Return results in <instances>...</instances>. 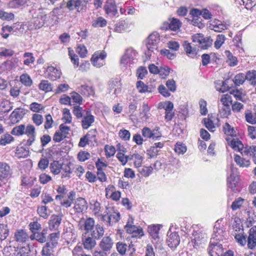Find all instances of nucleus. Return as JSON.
Returning a JSON list of instances; mask_svg holds the SVG:
<instances>
[{
    "instance_id": "f257e3e1",
    "label": "nucleus",
    "mask_w": 256,
    "mask_h": 256,
    "mask_svg": "<svg viewBox=\"0 0 256 256\" xmlns=\"http://www.w3.org/2000/svg\"><path fill=\"white\" fill-rule=\"evenodd\" d=\"M214 236L211 238L210 246L208 248V254L210 256H221L223 254L224 248L222 244L220 243V234L223 232L222 229L218 228L216 226L214 227Z\"/></svg>"
},
{
    "instance_id": "f03ea898",
    "label": "nucleus",
    "mask_w": 256,
    "mask_h": 256,
    "mask_svg": "<svg viewBox=\"0 0 256 256\" xmlns=\"http://www.w3.org/2000/svg\"><path fill=\"white\" fill-rule=\"evenodd\" d=\"M160 42V36L156 32L150 34L146 41L148 50L152 52L158 51V44Z\"/></svg>"
},
{
    "instance_id": "7ed1b4c3",
    "label": "nucleus",
    "mask_w": 256,
    "mask_h": 256,
    "mask_svg": "<svg viewBox=\"0 0 256 256\" xmlns=\"http://www.w3.org/2000/svg\"><path fill=\"white\" fill-rule=\"evenodd\" d=\"M48 16L42 10H39L34 16V24L36 28H42L46 22Z\"/></svg>"
},
{
    "instance_id": "20e7f679",
    "label": "nucleus",
    "mask_w": 256,
    "mask_h": 256,
    "mask_svg": "<svg viewBox=\"0 0 256 256\" xmlns=\"http://www.w3.org/2000/svg\"><path fill=\"white\" fill-rule=\"evenodd\" d=\"M158 130V127H156L152 130H151L148 127H144L142 130V135L144 138H152L154 140H156L162 136V134Z\"/></svg>"
},
{
    "instance_id": "39448f33",
    "label": "nucleus",
    "mask_w": 256,
    "mask_h": 256,
    "mask_svg": "<svg viewBox=\"0 0 256 256\" xmlns=\"http://www.w3.org/2000/svg\"><path fill=\"white\" fill-rule=\"evenodd\" d=\"M66 6L70 10H76L80 12L86 8V4L81 0H70L68 2Z\"/></svg>"
},
{
    "instance_id": "423d86ee",
    "label": "nucleus",
    "mask_w": 256,
    "mask_h": 256,
    "mask_svg": "<svg viewBox=\"0 0 256 256\" xmlns=\"http://www.w3.org/2000/svg\"><path fill=\"white\" fill-rule=\"evenodd\" d=\"M94 116L92 114L90 110H87L84 115L82 118V126L83 129H88L94 122Z\"/></svg>"
},
{
    "instance_id": "0eeeda50",
    "label": "nucleus",
    "mask_w": 256,
    "mask_h": 256,
    "mask_svg": "<svg viewBox=\"0 0 256 256\" xmlns=\"http://www.w3.org/2000/svg\"><path fill=\"white\" fill-rule=\"evenodd\" d=\"M106 14L114 16L118 13L117 6L114 0H107L104 6Z\"/></svg>"
},
{
    "instance_id": "6e6552de",
    "label": "nucleus",
    "mask_w": 256,
    "mask_h": 256,
    "mask_svg": "<svg viewBox=\"0 0 256 256\" xmlns=\"http://www.w3.org/2000/svg\"><path fill=\"white\" fill-rule=\"evenodd\" d=\"M124 228L128 233L132 234V237L140 238L144 235L142 229L134 224L129 226L128 224H126Z\"/></svg>"
},
{
    "instance_id": "1a4fd4ad",
    "label": "nucleus",
    "mask_w": 256,
    "mask_h": 256,
    "mask_svg": "<svg viewBox=\"0 0 256 256\" xmlns=\"http://www.w3.org/2000/svg\"><path fill=\"white\" fill-rule=\"evenodd\" d=\"M74 208L76 212H82L88 208L86 201L84 198H78L75 201Z\"/></svg>"
},
{
    "instance_id": "9d476101",
    "label": "nucleus",
    "mask_w": 256,
    "mask_h": 256,
    "mask_svg": "<svg viewBox=\"0 0 256 256\" xmlns=\"http://www.w3.org/2000/svg\"><path fill=\"white\" fill-rule=\"evenodd\" d=\"M94 238L87 236V232L82 234V242L85 249L92 250L96 244Z\"/></svg>"
},
{
    "instance_id": "9b49d317",
    "label": "nucleus",
    "mask_w": 256,
    "mask_h": 256,
    "mask_svg": "<svg viewBox=\"0 0 256 256\" xmlns=\"http://www.w3.org/2000/svg\"><path fill=\"white\" fill-rule=\"evenodd\" d=\"M248 247L252 249L256 246V226H253L249 230V236L248 238Z\"/></svg>"
},
{
    "instance_id": "f8f14e48",
    "label": "nucleus",
    "mask_w": 256,
    "mask_h": 256,
    "mask_svg": "<svg viewBox=\"0 0 256 256\" xmlns=\"http://www.w3.org/2000/svg\"><path fill=\"white\" fill-rule=\"evenodd\" d=\"M24 113L20 108L15 109L10 114V119L12 124L19 122L24 117Z\"/></svg>"
},
{
    "instance_id": "ddd939ff",
    "label": "nucleus",
    "mask_w": 256,
    "mask_h": 256,
    "mask_svg": "<svg viewBox=\"0 0 256 256\" xmlns=\"http://www.w3.org/2000/svg\"><path fill=\"white\" fill-rule=\"evenodd\" d=\"M135 52L132 49L127 50L121 59V63L124 66L133 62Z\"/></svg>"
},
{
    "instance_id": "4468645a",
    "label": "nucleus",
    "mask_w": 256,
    "mask_h": 256,
    "mask_svg": "<svg viewBox=\"0 0 256 256\" xmlns=\"http://www.w3.org/2000/svg\"><path fill=\"white\" fill-rule=\"evenodd\" d=\"M108 222L110 225L116 223L120 219V214L114 211L112 209L107 208Z\"/></svg>"
},
{
    "instance_id": "2eb2a0df",
    "label": "nucleus",
    "mask_w": 256,
    "mask_h": 256,
    "mask_svg": "<svg viewBox=\"0 0 256 256\" xmlns=\"http://www.w3.org/2000/svg\"><path fill=\"white\" fill-rule=\"evenodd\" d=\"M48 234V230L46 228L43 229L41 232H34L30 236L31 240H36L40 243H44L46 241V234Z\"/></svg>"
},
{
    "instance_id": "dca6fc26",
    "label": "nucleus",
    "mask_w": 256,
    "mask_h": 256,
    "mask_svg": "<svg viewBox=\"0 0 256 256\" xmlns=\"http://www.w3.org/2000/svg\"><path fill=\"white\" fill-rule=\"evenodd\" d=\"M180 242V237L176 232L172 233L167 240L168 245L171 248H176L178 246Z\"/></svg>"
},
{
    "instance_id": "f3484780",
    "label": "nucleus",
    "mask_w": 256,
    "mask_h": 256,
    "mask_svg": "<svg viewBox=\"0 0 256 256\" xmlns=\"http://www.w3.org/2000/svg\"><path fill=\"white\" fill-rule=\"evenodd\" d=\"M62 216H52L49 222V228L51 230H57L61 224Z\"/></svg>"
},
{
    "instance_id": "a211bd4d",
    "label": "nucleus",
    "mask_w": 256,
    "mask_h": 256,
    "mask_svg": "<svg viewBox=\"0 0 256 256\" xmlns=\"http://www.w3.org/2000/svg\"><path fill=\"white\" fill-rule=\"evenodd\" d=\"M193 236L192 242H194V246H198L199 244L204 242L206 238V234L202 232H196Z\"/></svg>"
},
{
    "instance_id": "6ab92c4d",
    "label": "nucleus",
    "mask_w": 256,
    "mask_h": 256,
    "mask_svg": "<svg viewBox=\"0 0 256 256\" xmlns=\"http://www.w3.org/2000/svg\"><path fill=\"white\" fill-rule=\"evenodd\" d=\"M73 164L71 162L62 164L61 168L62 170V178H70L72 172Z\"/></svg>"
},
{
    "instance_id": "aec40b11",
    "label": "nucleus",
    "mask_w": 256,
    "mask_h": 256,
    "mask_svg": "<svg viewBox=\"0 0 256 256\" xmlns=\"http://www.w3.org/2000/svg\"><path fill=\"white\" fill-rule=\"evenodd\" d=\"M10 174V167L8 164L4 162H0V180L8 177Z\"/></svg>"
},
{
    "instance_id": "412c9836",
    "label": "nucleus",
    "mask_w": 256,
    "mask_h": 256,
    "mask_svg": "<svg viewBox=\"0 0 256 256\" xmlns=\"http://www.w3.org/2000/svg\"><path fill=\"white\" fill-rule=\"evenodd\" d=\"M90 232V235L93 238L99 239L104 235V230L100 225L96 224Z\"/></svg>"
},
{
    "instance_id": "4be33fe9",
    "label": "nucleus",
    "mask_w": 256,
    "mask_h": 256,
    "mask_svg": "<svg viewBox=\"0 0 256 256\" xmlns=\"http://www.w3.org/2000/svg\"><path fill=\"white\" fill-rule=\"evenodd\" d=\"M46 72L48 78L52 80H54L60 76L59 70L54 66H48L47 68Z\"/></svg>"
},
{
    "instance_id": "5701e85b",
    "label": "nucleus",
    "mask_w": 256,
    "mask_h": 256,
    "mask_svg": "<svg viewBox=\"0 0 256 256\" xmlns=\"http://www.w3.org/2000/svg\"><path fill=\"white\" fill-rule=\"evenodd\" d=\"M100 245L104 250L107 251L112 247V240L109 236H105L102 239Z\"/></svg>"
},
{
    "instance_id": "b1692460",
    "label": "nucleus",
    "mask_w": 256,
    "mask_h": 256,
    "mask_svg": "<svg viewBox=\"0 0 256 256\" xmlns=\"http://www.w3.org/2000/svg\"><path fill=\"white\" fill-rule=\"evenodd\" d=\"M16 240L20 242H24L28 238L27 234L23 230H17L14 234Z\"/></svg>"
},
{
    "instance_id": "393cba45",
    "label": "nucleus",
    "mask_w": 256,
    "mask_h": 256,
    "mask_svg": "<svg viewBox=\"0 0 256 256\" xmlns=\"http://www.w3.org/2000/svg\"><path fill=\"white\" fill-rule=\"evenodd\" d=\"M184 47L186 53L191 58H194L197 54V50L196 48H192L190 44L187 42L184 44Z\"/></svg>"
},
{
    "instance_id": "a878e982",
    "label": "nucleus",
    "mask_w": 256,
    "mask_h": 256,
    "mask_svg": "<svg viewBox=\"0 0 256 256\" xmlns=\"http://www.w3.org/2000/svg\"><path fill=\"white\" fill-rule=\"evenodd\" d=\"M246 80L250 82L252 86L256 85V70H248L246 74Z\"/></svg>"
},
{
    "instance_id": "bb28decb",
    "label": "nucleus",
    "mask_w": 256,
    "mask_h": 256,
    "mask_svg": "<svg viewBox=\"0 0 256 256\" xmlns=\"http://www.w3.org/2000/svg\"><path fill=\"white\" fill-rule=\"evenodd\" d=\"M60 232H59L50 234L48 237L49 242H48L53 246H56L60 238Z\"/></svg>"
},
{
    "instance_id": "cd10ccee",
    "label": "nucleus",
    "mask_w": 256,
    "mask_h": 256,
    "mask_svg": "<svg viewBox=\"0 0 256 256\" xmlns=\"http://www.w3.org/2000/svg\"><path fill=\"white\" fill-rule=\"evenodd\" d=\"M231 147L235 150L240 151L242 150L244 145L238 138H232L230 143Z\"/></svg>"
},
{
    "instance_id": "c85d7f7f",
    "label": "nucleus",
    "mask_w": 256,
    "mask_h": 256,
    "mask_svg": "<svg viewBox=\"0 0 256 256\" xmlns=\"http://www.w3.org/2000/svg\"><path fill=\"white\" fill-rule=\"evenodd\" d=\"M136 88H138L139 92L144 93L146 92H150L152 90L147 85L145 84L144 82L139 80L136 82Z\"/></svg>"
},
{
    "instance_id": "c756f323",
    "label": "nucleus",
    "mask_w": 256,
    "mask_h": 256,
    "mask_svg": "<svg viewBox=\"0 0 256 256\" xmlns=\"http://www.w3.org/2000/svg\"><path fill=\"white\" fill-rule=\"evenodd\" d=\"M246 80V75L242 73H240L235 76L233 82L236 86H240Z\"/></svg>"
},
{
    "instance_id": "7c9ffc66",
    "label": "nucleus",
    "mask_w": 256,
    "mask_h": 256,
    "mask_svg": "<svg viewBox=\"0 0 256 256\" xmlns=\"http://www.w3.org/2000/svg\"><path fill=\"white\" fill-rule=\"evenodd\" d=\"M38 88L40 90L46 92L51 91L52 89V84L46 80H42L38 85Z\"/></svg>"
},
{
    "instance_id": "2f4dec72",
    "label": "nucleus",
    "mask_w": 256,
    "mask_h": 256,
    "mask_svg": "<svg viewBox=\"0 0 256 256\" xmlns=\"http://www.w3.org/2000/svg\"><path fill=\"white\" fill-rule=\"evenodd\" d=\"M150 108L148 104L144 103L142 106V108L140 112V116H142V118L143 120H146L149 118L148 112Z\"/></svg>"
},
{
    "instance_id": "473e14b6",
    "label": "nucleus",
    "mask_w": 256,
    "mask_h": 256,
    "mask_svg": "<svg viewBox=\"0 0 256 256\" xmlns=\"http://www.w3.org/2000/svg\"><path fill=\"white\" fill-rule=\"evenodd\" d=\"M62 164L58 161H54L50 164V168L52 172L54 174L60 173Z\"/></svg>"
},
{
    "instance_id": "72a5a7b5",
    "label": "nucleus",
    "mask_w": 256,
    "mask_h": 256,
    "mask_svg": "<svg viewBox=\"0 0 256 256\" xmlns=\"http://www.w3.org/2000/svg\"><path fill=\"white\" fill-rule=\"evenodd\" d=\"M94 220L92 218H88L85 222L84 224V230H86L87 234L90 231L92 230V228L94 226Z\"/></svg>"
},
{
    "instance_id": "f704fd0d",
    "label": "nucleus",
    "mask_w": 256,
    "mask_h": 256,
    "mask_svg": "<svg viewBox=\"0 0 256 256\" xmlns=\"http://www.w3.org/2000/svg\"><path fill=\"white\" fill-rule=\"evenodd\" d=\"M55 247V246H53L49 243L46 242L42 250L43 256H51L53 252V248Z\"/></svg>"
},
{
    "instance_id": "c9c22d12",
    "label": "nucleus",
    "mask_w": 256,
    "mask_h": 256,
    "mask_svg": "<svg viewBox=\"0 0 256 256\" xmlns=\"http://www.w3.org/2000/svg\"><path fill=\"white\" fill-rule=\"evenodd\" d=\"M245 118L246 122L251 124H256V114L252 113L248 110L245 113Z\"/></svg>"
},
{
    "instance_id": "e433bc0d",
    "label": "nucleus",
    "mask_w": 256,
    "mask_h": 256,
    "mask_svg": "<svg viewBox=\"0 0 256 256\" xmlns=\"http://www.w3.org/2000/svg\"><path fill=\"white\" fill-rule=\"evenodd\" d=\"M86 110H84L80 106H74L73 110V114L77 118H82L84 115Z\"/></svg>"
},
{
    "instance_id": "4c0bfd02",
    "label": "nucleus",
    "mask_w": 256,
    "mask_h": 256,
    "mask_svg": "<svg viewBox=\"0 0 256 256\" xmlns=\"http://www.w3.org/2000/svg\"><path fill=\"white\" fill-rule=\"evenodd\" d=\"M25 126L24 124H20L14 128L11 132L12 134L20 136L24 134Z\"/></svg>"
},
{
    "instance_id": "58836bf2",
    "label": "nucleus",
    "mask_w": 256,
    "mask_h": 256,
    "mask_svg": "<svg viewBox=\"0 0 256 256\" xmlns=\"http://www.w3.org/2000/svg\"><path fill=\"white\" fill-rule=\"evenodd\" d=\"M160 228L159 226H152L148 227V232L152 238L156 239L158 238V232Z\"/></svg>"
},
{
    "instance_id": "ea45409f",
    "label": "nucleus",
    "mask_w": 256,
    "mask_h": 256,
    "mask_svg": "<svg viewBox=\"0 0 256 256\" xmlns=\"http://www.w3.org/2000/svg\"><path fill=\"white\" fill-rule=\"evenodd\" d=\"M106 20L102 17H98L92 22V26L94 27H104L106 25Z\"/></svg>"
},
{
    "instance_id": "a19ab883",
    "label": "nucleus",
    "mask_w": 256,
    "mask_h": 256,
    "mask_svg": "<svg viewBox=\"0 0 256 256\" xmlns=\"http://www.w3.org/2000/svg\"><path fill=\"white\" fill-rule=\"evenodd\" d=\"M8 230L7 226L0 224V240H4L6 238L8 235Z\"/></svg>"
},
{
    "instance_id": "79ce46f5",
    "label": "nucleus",
    "mask_w": 256,
    "mask_h": 256,
    "mask_svg": "<svg viewBox=\"0 0 256 256\" xmlns=\"http://www.w3.org/2000/svg\"><path fill=\"white\" fill-rule=\"evenodd\" d=\"M220 102L222 106H230L232 105V98L228 94H223L220 98Z\"/></svg>"
},
{
    "instance_id": "37998d69",
    "label": "nucleus",
    "mask_w": 256,
    "mask_h": 256,
    "mask_svg": "<svg viewBox=\"0 0 256 256\" xmlns=\"http://www.w3.org/2000/svg\"><path fill=\"white\" fill-rule=\"evenodd\" d=\"M30 110L35 112H41L44 110V106L40 104L34 102L30 104Z\"/></svg>"
},
{
    "instance_id": "c03bdc74",
    "label": "nucleus",
    "mask_w": 256,
    "mask_h": 256,
    "mask_svg": "<svg viewBox=\"0 0 256 256\" xmlns=\"http://www.w3.org/2000/svg\"><path fill=\"white\" fill-rule=\"evenodd\" d=\"M181 24L180 20L177 18H173L169 24V28L172 30L176 31L180 28Z\"/></svg>"
},
{
    "instance_id": "a18cd8bd",
    "label": "nucleus",
    "mask_w": 256,
    "mask_h": 256,
    "mask_svg": "<svg viewBox=\"0 0 256 256\" xmlns=\"http://www.w3.org/2000/svg\"><path fill=\"white\" fill-rule=\"evenodd\" d=\"M223 130L225 134L233 136H236V131L228 123L226 122L223 126Z\"/></svg>"
},
{
    "instance_id": "49530a36",
    "label": "nucleus",
    "mask_w": 256,
    "mask_h": 256,
    "mask_svg": "<svg viewBox=\"0 0 256 256\" xmlns=\"http://www.w3.org/2000/svg\"><path fill=\"white\" fill-rule=\"evenodd\" d=\"M20 81L23 84L27 86H30L32 83L30 77L26 74H22L20 76Z\"/></svg>"
},
{
    "instance_id": "de8ad7c7",
    "label": "nucleus",
    "mask_w": 256,
    "mask_h": 256,
    "mask_svg": "<svg viewBox=\"0 0 256 256\" xmlns=\"http://www.w3.org/2000/svg\"><path fill=\"white\" fill-rule=\"evenodd\" d=\"M14 140V138L8 134H6L1 136L0 140V144L6 146V144L10 143Z\"/></svg>"
},
{
    "instance_id": "09e8293b",
    "label": "nucleus",
    "mask_w": 256,
    "mask_h": 256,
    "mask_svg": "<svg viewBox=\"0 0 256 256\" xmlns=\"http://www.w3.org/2000/svg\"><path fill=\"white\" fill-rule=\"evenodd\" d=\"M212 30L217 32H221L222 30L228 28V26L220 21H218L216 24H212Z\"/></svg>"
},
{
    "instance_id": "8fccbe9b",
    "label": "nucleus",
    "mask_w": 256,
    "mask_h": 256,
    "mask_svg": "<svg viewBox=\"0 0 256 256\" xmlns=\"http://www.w3.org/2000/svg\"><path fill=\"white\" fill-rule=\"evenodd\" d=\"M220 114L222 118H228L231 114L230 107L222 106L219 110Z\"/></svg>"
},
{
    "instance_id": "3c124183",
    "label": "nucleus",
    "mask_w": 256,
    "mask_h": 256,
    "mask_svg": "<svg viewBox=\"0 0 256 256\" xmlns=\"http://www.w3.org/2000/svg\"><path fill=\"white\" fill-rule=\"evenodd\" d=\"M23 56L27 58L24 61V64L26 66H28L30 64H33L35 60V58L32 52H25Z\"/></svg>"
},
{
    "instance_id": "603ef678",
    "label": "nucleus",
    "mask_w": 256,
    "mask_h": 256,
    "mask_svg": "<svg viewBox=\"0 0 256 256\" xmlns=\"http://www.w3.org/2000/svg\"><path fill=\"white\" fill-rule=\"evenodd\" d=\"M234 160L237 164L240 165V166H248L250 162L248 160L245 159H242L240 156L236 155L234 157Z\"/></svg>"
},
{
    "instance_id": "864d4df0",
    "label": "nucleus",
    "mask_w": 256,
    "mask_h": 256,
    "mask_svg": "<svg viewBox=\"0 0 256 256\" xmlns=\"http://www.w3.org/2000/svg\"><path fill=\"white\" fill-rule=\"evenodd\" d=\"M244 200L241 198H238L235 200L232 203L231 208L233 210H236L240 208L244 204Z\"/></svg>"
},
{
    "instance_id": "5fc2aeb1",
    "label": "nucleus",
    "mask_w": 256,
    "mask_h": 256,
    "mask_svg": "<svg viewBox=\"0 0 256 256\" xmlns=\"http://www.w3.org/2000/svg\"><path fill=\"white\" fill-rule=\"evenodd\" d=\"M14 14L12 12H6L0 10V18L2 20H10L14 18Z\"/></svg>"
},
{
    "instance_id": "6e6d98bb",
    "label": "nucleus",
    "mask_w": 256,
    "mask_h": 256,
    "mask_svg": "<svg viewBox=\"0 0 256 256\" xmlns=\"http://www.w3.org/2000/svg\"><path fill=\"white\" fill-rule=\"evenodd\" d=\"M212 43V40L209 37L205 38L204 37V40H202L201 42H200V44L201 45V48L203 49H207L208 48L210 47Z\"/></svg>"
},
{
    "instance_id": "4d7b16f0",
    "label": "nucleus",
    "mask_w": 256,
    "mask_h": 256,
    "mask_svg": "<svg viewBox=\"0 0 256 256\" xmlns=\"http://www.w3.org/2000/svg\"><path fill=\"white\" fill-rule=\"evenodd\" d=\"M24 133L28 137H36L35 128L32 125H28Z\"/></svg>"
},
{
    "instance_id": "13d9d810",
    "label": "nucleus",
    "mask_w": 256,
    "mask_h": 256,
    "mask_svg": "<svg viewBox=\"0 0 256 256\" xmlns=\"http://www.w3.org/2000/svg\"><path fill=\"white\" fill-rule=\"evenodd\" d=\"M175 152L178 154H183L186 151V147L180 142H177L174 148Z\"/></svg>"
},
{
    "instance_id": "bf43d9fd",
    "label": "nucleus",
    "mask_w": 256,
    "mask_h": 256,
    "mask_svg": "<svg viewBox=\"0 0 256 256\" xmlns=\"http://www.w3.org/2000/svg\"><path fill=\"white\" fill-rule=\"evenodd\" d=\"M152 170L153 168L152 166H144L140 168L139 172L143 176L146 177L152 174Z\"/></svg>"
},
{
    "instance_id": "052dcab7",
    "label": "nucleus",
    "mask_w": 256,
    "mask_h": 256,
    "mask_svg": "<svg viewBox=\"0 0 256 256\" xmlns=\"http://www.w3.org/2000/svg\"><path fill=\"white\" fill-rule=\"evenodd\" d=\"M225 40V36L222 34H218L217 36L216 40L214 42V46L218 49L220 48Z\"/></svg>"
},
{
    "instance_id": "680f3d73",
    "label": "nucleus",
    "mask_w": 256,
    "mask_h": 256,
    "mask_svg": "<svg viewBox=\"0 0 256 256\" xmlns=\"http://www.w3.org/2000/svg\"><path fill=\"white\" fill-rule=\"evenodd\" d=\"M79 90L82 94L87 96L90 94L92 92V88L86 85L82 86Z\"/></svg>"
},
{
    "instance_id": "e2e57ef3",
    "label": "nucleus",
    "mask_w": 256,
    "mask_h": 256,
    "mask_svg": "<svg viewBox=\"0 0 256 256\" xmlns=\"http://www.w3.org/2000/svg\"><path fill=\"white\" fill-rule=\"evenodd\" d=\"M90 158V154L88 152L82 151L78 152V158L80 162H84Z\"/></svg>"
},
{
    "instance_id": "0e129e2a",
    "label": "nucleus",
    "mask_w": 256,
    "mask_h": 256,
    "mask_svg": "<svg viewBox=\"0 0 256 256\" xmlns=\"http://www.w3.org/2000/svg\"><path fill=\"white\" fill-rule=\"evenodd\" d=\"M147 74L148 70L145 67L140 66L137 70L136 74L139 79H143Z\"/></svg>"
},
{
    "instance_id": "69168bd1",
    "label": "nucleus",
    "mask_w": 256,
    "mask_h": 256,
    "mask_svg": "<svg viewBox=\"0 0 256 256\" xmlns=\"http://www.w3.org/2000/svg\"><path fill=\"white\" fill-rule=\"evenodd\" d=\"M32 120L36 126H39L43 122V117L40 114H34L32 115Z\"/></svg>"
},
{
    "instance_id": "338daca9",
    "label": "nucleus",
    "mask_w": 256,
    "mask_h": 256,
    "mask_svg": "<svg viewBox=\"0 0 256 256\" xmlns=\"http://www.w3.org/2000/svg\"><path fill=\"white\" fill-rule=\"evenodd\" d=\"M37 211L40 216L44 218H46L48 216L47 213V208L46 206L38 207Z\"/></svg>"
},
{
    "instance_id": "774afa93",
    "label": "nucleus",
    "mask_w": 256,
    "mask_h": 256,
    "mask_svg": "<svg viewBox=\"0 0 256 256\" xmlns=\"http://www.w3.org/2000/svg\"><path fill=\"white\" fill-rule=\"evenodd\" d=\"M127 24L125 21H122L116 24L114 30L118 32H122L126 28Z\"/></svg>"
}]
</instances>
